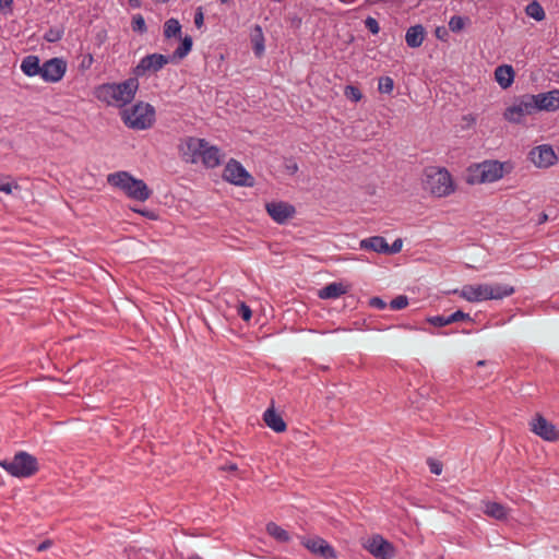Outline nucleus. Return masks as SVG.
Returning a JSON list of instances; mask_svg holds the SVG:
<instances>
[{
    "mask_svg": "<svg viewBox=\"0 0 559 559\" xmlns=\"http://www.w3.org/2000/svg\"><path fill=\"white\" fill-rule=\"evenodd\" d=\"M344 95L347 99L358 103L362 98L361 91L355 85H346L344 88Z\"/></svg>",
    "mask_w": 559,
    "mask_h": 559,
    "instance_id": "obj_33",
    "label": "nucleus"
},
{
    "mask_svg": "<svg viewBox=\"0 0 559 559\" xmlns=\"http://www.w3.org/2000/svg\"><path fill=\"white\" fill-rule=\"evenodd\" d=\"M535 111H557L559 109V90L531 94Z\"/></svg>",
    "mask_w": 559,
    "mask_h": 559,
    "instance_id": "obj_16",
    "label": "nucleus"
},
{
    "mask_svg": "<svg viewBox=\"0 0 559 559\" xmlns=\"http://www.w3.org/2000/svg\"><path fill=\"white\" fill-rule=\"evenodd\" d=\"M300 544L312 555L323 559H335L337 557L335 548L320 536H301Z\"/></svg>",
    "mask_w": 559,
    "mask_h": 559,
    "instance_id": "obj_11",
    "label": "nucleus"
},
{
    "mask_svg": "<svg viewBox=\"0 0 559 559\" xmlns=\"http://www.w3.org/2000/svg\"><path fill=\"white\" fill-rule=\"evenodd\" d=\"M369 306L378 310H383L386 308V302L381 297L376 296L369 299Z\"/></svg>",
    "mask_w": 559,
    "mask_h": 559,
    "instance_id": "obj_45",
    "label": "nucleus"
},
{
    "mask_svg": "<svg viewBox=\"0 0 559 559\" xmlns=\"http://www.w3.org/2000/svg\"><path fill=\"white\" fill-rule=\"evenodd\" d=\"M465 26V17L460 15H453L449 21V28L453 33H459Z\"/></svg>",
    "mask_w": 559,
    "mask_h": 559,
    "instance_id": "obj_34",
    "label": "nucleus"
},
{
    "mask_svg": "<svg viewBox=\"0 0 559 559\" xmlns=\"http://www.w3.org/2000/svg\"><path fill=\"white\" fill-rule=\"evenodd\" d=\"M525 13L537 22L545 20L546 13L542 4L534 0L530 2L525 8Z\"/></svg>",
    "mask_w": 559,
    "mask_h": 559,
    "instance_id": "obj_29",
    "label": "nucleus"
},
{
    "mask_svg": "<svg viewBox=\"0 0 559 559\" xmlns=\"http://www.w3.org/2000/svg\"><path fill=\"white\" fill-rule=\"evenodd\" d=\"M487 284L465 285L460 296L469 302H479L487 300Z\"/></svg>",
    "mask_w": 559,
    "mask_h": 559,
    "instance_id": "obj_17",
    "label": "nucleus"
},
{
    "mask_svg": "<svg viewBox=\"0 0 559 559\" xmlns=\"http://www.w3.org/2000/svg\"><path fill=\"white\" fill-rule=\"evenodd\" d=\"M169 62H171L169 56L157 52L151 53L141 58L139 63L132 69V74L139 79L144 76L147 72L156 73Z\"/></svg>",
    "mask_w": 559,
    "mask_h": 559,
    "instance_id": "obj_10",
    "label": "nucleus"
},
{
    "mask_svg": "<svg viewBox=\"0 0 559 559\" xmlns=\"http://www.w3.org/2000/svg\"><path fill=\"white\" fill-rule=\"evenodd\" d=\"M270 216L280 224V202L273 201L266 205Z\"/></svg>",
    "mask_w": 559,
    "mask_h": 559,
    "instance_id": "obj_38",
    "label": "nucleus"
},
{
    "mask_svg": "<svg viewBox=\"0 0 559 559\" xmlns=\"http://www.w3.org/2000/svg\"><path fill=\"white\" fill-rule=\"evenodd\" d=\"M289 540V533L282 528V543Z\"/></svg>",
    "mask_w": 559,
    "mask_h": 559,
    "instance_id": "obj_55",
    "label": "nucleus"
},
{
    "mask_svg": "<svg viewBox=\"0 0 559 559\" xmlns=\"http://www.w3.org/2000/svg\"><path fill=\"white\" fill-rule=\"evenodd\" d=\"M0 466L11 476L17 478H27L38 471L37 459L25 452L20 451L12 459L0 460Z\"/></svg>",
    "mask_w": 559,
    "mask_h": 559,
    "instance_id": "obj_6",
    "label": "nucleus"
},
{
    "mask_svg": "<svg viewBox=\"0 0 559 559\" xmlns=\"http://www.w3.org/2000/svg\"><path fill=\"white\" fill-rule=\"evenodd\" d=\"M93 61H94L93 56L91 53H87L83 57V60H82L80 67L82 69H88L92 66Z\"/></svg>",
    "mask_w": 559,
    "mask_h": 559,
    "instance_id": "obj_50",
    "label": "nucleus"
},
{
    "mask_svg": "<svg viewBox=\"0 0 559 559\" xmlns=\"http://www.w3.org/2000/svg\"><path fill=\"white\" fill-rule=\"evenodd\" d=\"M506 163L499 160H484L472 164L466 170V182L468 185H480L495 182L503 177Z\"/></svg>",
    "mask_w": 559,
    "mask_h": 559,
    "instance_id": "obj_4",
    "label": "nucleus"
},
{
    "mask_svg": "<svg viewBox=\"0 0 559 559\" xmlns=\"http://www.w3.org/2000/svg\"><path fill=\"white\" fill-rule=\"evenodd\" d=\"M163 34H164V37L166 39H170V38L178 39V38H181V36H182V26H181L180 22L177 19H175V17L168 19L164 23Z\"/></svg>",
    "mask_w": 559,
    "mask_h": 559,
    "instance_id": "obj_27",
    "label": "nucleus"
},
{
    "mask_svg": "<svg viewBox=\"0 0 559 559\" xmlns=\"http://www.w3.org/2000/svg\"><path fill=\"white\" fill-rule=\"evenodd\" d=\"M428 463H429L430 472L432 474H435V475H440L441 474L442 465L439 462L429 460Z\"/></svg>",
    "mask_w": 559,
    "mask_h": 559,
    "instance_id": "obj_49",
    "label": "nucleus"
},
{
    "mask_svg": "<svg viewBox=\"0 0 559 559\" xmlns=\"http://www.w3.org/2000/svg\"><path fill=\"white\" fill-rule=\"evenodd\" d=\"M487 300H500L514 294L515 289L509 284H487Z\"/></svg>",
    "mask_w": 559,
    "mask_h": 559,
    "instance_id": "obj_20",
    "label": "nucleus"
},
{
    "mask_svg": "<svg viewBox=\"0 0 559 559\" xmlns=\"http://www.w3.org/2000/svg\"><path fill=\"white\" fill-rule=\"evenodd\" d=\"M131 28L133 32L139 33L141 35L146 33L147 26L144 17L141 14H135L132 16Z\"/></svg>",
    "mask_w": 559,
    "mask_h": 559,
    "instance_id": "obj_32",
    "label": "nucleus"
},
{
    "mask_svg": "<svg viewBox=\"0 0 559 559\" xmlns=\"http://www.w3.org/2000/svg\"><path fill=\"white\" fill-rule=\"evenodd\" d=\"M254 53L257 56H261L262 51L264 50V46H263V43H255L254 45Z\"/></svg>",
    "mask_w": 559,
    "mask_h": 559,
    "instance_id": "obj_52",
    "label": "nucleus"
},
{
    "mask_svg": "<svg viewBox=\"0 0 559 559\" xmlns=\"http://www.w3.org/2000/svg\"><path fill=\"white\" fill-rule=\"evenodd\" d=\"M547 219H548L547 214L542 213V214L539 215L538 223H539V224H543V223H545Z\"/></svg>",
    "mask_w": 559,
    "mask_h": 559,
    "instance_id": "obj_56",
    "label": "nucleus"
},
{
    "mask_svg": "<svg viewBox=\"0 0 559 559\" xmlns=\"http://www.w3.org/2000/svg\"><path fill=\"white\" fill-rule=\"evenodd\" d=\"M447 320H448V324L463 321V320L473 321L471 316L462 310H456L453 313L447 316Z\"/></svg>",
    "mask_w": 559,
    "mask_h": 559,
    "instance_id": "obj_36",
    "label": "nucleus"
},
{
    "mask_svg": "<svg viewBox=\"0 0 559 559\" xmlns=\"http://www.w3.org/2000/svg\"><path fill=\"white\" fill-rule=\"evenodd\" d=\"M531 430L545 441L556 442L559 440V430L549 423L543 415L537 414L531 421Z\"/></svg>",
    "mask_w": 559,
    "mask_h": 559,
    "instance_id": "obj_14",
    "label": "nucleus"
},
{
    "mask_svg": "<svg viewBox=\"0 0 559 559\" xmlns=\"http://www.w3.org/2000/svg\"><path fill=\"white\" fill-rule=\"evenodd\" d=\"M426 36L425 27L421 24L411 26L405 34V41L409 48H418L423 45Z\"/></svg>",
    "mask_w": 559,
    "mask_h": 559,
    "instance_id": "obj_21",
    "label": "nucleus"
},
{
    "mask_svg": "<svg viewBox=\"0 0 559 559\" xmlns=\"http://www.w3.org/2000/svg\"><path fill=\"white\" fill-rule=\"evenodd\" d=\"M52 545V542L50 539H45L44 542H41L38 546H37V551H45L47 550L48 548H50Z\"/></svg>",
    "mask_w": 559,
    "mask_h": 559,
    "instance_id": "obj_51",
    "label": "nucleus"
},
{
    "mask_svg": "<svg viewBox=\"0 0 559 559\" xmlns=\"http://www.w3.org/2000/svg\"><path fill=\"white\" fill-rule=\"evenodd\" d=\"M427 322L437 328H442V326L449 325L447 316H441V314L428 317Z\"/></svg>",
    "mask_w": 559,
    "mask_h": 559,
    "instance_id": "obj_39",
    "label": "nucleus"
},
{
    "mask_svg": "<svg viewBox=\"0 0 559 559\" xmlns=\"http://www.w3.org/2000/svg\"><path fill=\"white\" fill-rule=\"evenodd\" d=\"M285 170L289 174V175H295L297 171H298V165L297 163L294 160V159H286L285 160Z\"/></svg>",
    "mask_w": 559,
    "mask_h": 559,
    "instance_id": "obj_48",
    "label": "nucleus"
},
{
    "mask_svg": "<svg viewBox=\"0 0 559 559\" xmlns=\"http://www.w3.org/2000/svg\"><path fill=\"white\" fill-rule=\"evenodd\" d=\"M530 159L534 163L538 168H548L555 165L558 160V157L550 145L543 144L534 147L530 154Z\"/></svg>",
    "mask_w": 559,
    "mask_h": 559,
    "instance_id": "obj_15",
    "label": "nucleus"
},
{
    "mask_svg": "<svg viewBox=\"0 0 559 559\" xmlns=\"http://www.w3.org/2000/svg\"><path fill=\"white\" fill-rule=\"evenodd\" d=\"M440 31H441L440 28H437V31H436V35H437V37H438V38H441V33H440Z\"/></svg>",
    "mask_w": 559,
    "mask_h": 559,
    "instance_id": "obj_59",
    "label": "nucleus"
},
{
    "mask_svg": "<svg viewBox=\"0 0 559 559\" xmlns=\"http://www.w3.org/2000/svg\"><path fill=\"white\" fill-rule=\"evenodd\" d=\"M200 159L206 168H215L221 165V150L207 142V145L201 148Z\"/></svg>",
    "mask_w": 559,
    "mask_h": 559,
    "instance_id": "obj_19",
    "label": "nucleus"
},
{
    "mask_svg": "<svg viewBox=\"0 0 559 559\" xmlns=\"http://www.w3.org/2000/svg\"><path fill=\"white\" fill-rule=\"evenodd\" d=\"M360 249L373 251L377 253H385L388 242L382 236H372L360 241Z\"/></svg>",
    "mask_w": 559,
    "mask_h": 559,
    "instance_id": "obj_23",
    "label": "nucleus"
},
{
    "mask_svg": "<svg viewBox=\"0 0 559 559\" xmlns=\"http://www.w3.org/2000/svg\"><path fill=\"white\" fill-rule=\"evenodd\" d=\"M485 365H486V361H485V360H479V361L477 362V366H478V367H483V366H485Z\"/></svg>",
    "mask_w": 559,
    "mask_h": 559,
    "instance_id": "obj_58",
    "label": "nucleus"
},
{
    "mask_svg": "<svg viewBox=\"0 0 559 559\" xmlns=\"http://www.w3.org/2000/svg\"><path fill=\"white\" fill-rule=\"evenodd\" d=\"M287 22L289 24L288 27L293 31V34L297 35L298 31L301 27L302 19L297 15H294V16L287 17Z\"/></svg>",
    "mask_w": 559,
    "mask_h": 559,
    "instance_id": "obj_40",
    "label": "nucleus"
},
{
    "mask_svg": "<svg viewBox=\"0 0 559 559\" xmlns=\"http://www.w3.org/2000/svg\"><path fill=\"white\" fill-rule=\"evenodd\" d=\"M394 88V81L391 76L384 75L379 79L378 91L381 94H391Z\"/></svg>",
    "mask_w": 559,
    "mask_h": 559,
    "instance_id": "obj_31",
    "label": "nucleus"
},
{
    "mask_svg": "<svg viewBox=\"0 0 559 559\" xmlns=\"http://www.w3.org/2000/svg\"><path fill=\"white\" fill-rule=\"evenodd\" d=\"M408 306V298L405 295H400L391 300L390 307L392 310H401Z\"/></svg>",
    "mask_w": 559,
    "mask_h": 559,
    "instance_id": "obj_37",
    "label": "nucleus"
},
{
    "mask_svg": "<svg viewBox=\"0 0 559 559\" xmlns=\"http://www.w3.org/2000/svg\"><path fill=\"white\" fill-rule=\"evenodd\" d=\"M12 190H13V185L9 180V177H4V176L0 175V191L4 192L7 194H10V193H12Z\"/></svg>",
    "mask_w": 559,
    "mask_h": 559,
    "instance_id": "obj_43",
    "label": "nucleus"
},
{
    "mask_svg": "<svg viewBox=\"0 0 559 559\" xmlns=\"http://www.w3.org/2000/svg\"><path fill=\"white\" fill-rule=\"evenodd\" d=\"M347 293L346 286L342 283H330L318 292V297L321 299H335Z\"/></svg>",
    "mask_w": 559,
    "mask_h": 559,
    "instance_id": "obj_24",
    "label": "nucleus"
},
{
    "mask_svg": "<svg viewBox=\"0 0 559 559\" xmlns=\"http://www.w3.org/2000/svg\"><path fill=\"white\" fill-rule=\"evenodd\" d=\"M266 531L272 537H274L276 540H280V525L271 522L266 525Z\"/></svg>",
    "mask_w": 559,
    "mask_h": 559,
    "instance_id": "obj_47",
    "label": "nucleus"
},
{
    "mask_svg": "<svg viewBox=\"0 0 559 559\" xmlns=\"http://www.w3.org/2000/svg\"><path fill=\"white\" fill-rule=\"evenodd\" d=\"M223 179L227 182L239 186V187H253L254 178L253 176L243 167V165L236 160L235 158H230L224 167Z\"/></svg>",
    "mask_w": 559,
    "mask_h": 559,
    "instance_id": "obj_8",
    "label": "nucleus"
},
{
    "mask_svg": "<svg viewBox=\"0 0 559 559\" xmlns=\"http://www.w3.org/2000/svg\"><path fill=\"white\" fill-rule=\"evenodd\" d=\"M139 81L133 75L119 83H103L94 88L97 100L107 106L124 107L132 103L139 90Z\"/></svg>",
    "mask_w": 559,
    "mask_h": 559,
    "instance_id": "obj_1",
    "label": "nucleus"
},
{
    "mask_svg": "<svg viewBox=\"0 0 559 559\" xmlns=\"http://www.w3.org/2000/svg\"><path fill=\"white\" fill-rule=\"evenodd\" d=\"M262 417L267 427L280 433V413L275 409L274 400H272L271 405L265 409Z\"/></svg>",
    "mask_w": 559,
    "mask_h": 559,
    "instance_id": "obj_26",
    "label": "nucleus"
},
{
    "mask_svg": "<svg viewBox=\"0 0 559 559\" xmlns=\"http://www.w3.org/2000/svg\"><path fill=\"white\" fill-rule=\"evenodd\" d=\"M64 31L61 27H50L45 32L43 38L47 43H57L63 37Z\"/></svg>",
    "mask_w": 559,
    "mask_h": 559,
    "instance_id": "obj_30",
    "label": "nucleus"
},
{
    "mask_svg": "<svg viewBox=\"0 0 559 559\" xmlns=\"http://www.w3.org/2000/svg\"><path fill=\"white\" fill-rule=\"evenodd\" d=\"M180 40L179 46L175 49L171 56V61L181 60L187 57L192 50L193 39L191 36L186 35L185 37L178 38Z\"/></svg>",
    "mask_w": 559,
    "mask_h": 559,
    "instance_id": "obj_25",
    "label": "nucleus"
},
{
    "mask_svg": "<svg viewBox=\"0 0 559 559\" xmlns=\"http://www.w3.org/2000/svg\"><path fill=\"white\" fill-rule=\"evenodd\" d=\"M237 314L243 321L249 322L252 318V310L246 302L241 301L237 306Z\"/></svg>",
    "mask_w": 559,
    "mask_h": 559,
    "instance_id": "obj_35",
    "label": "nucleus"
},
{
    "mask_svg": "<svg viewBox=\"0 0 559 559\" xmlns=\"http://www.w3.org/2000/svg\"><path fill=\"white\" fill-rule=\"evenodd\" d=\"M484 512L490 518L496 520H504L508 516L507 508L496 501H487L485 502Z\"/></svg>",
    "mask_w": 559,
    "mask_h": 559,
    "instance_id": "obj_28",
    "label": "nucleus"
},
{
    "mask_svg": "<svg viewBox=\"0 0 559 559\" xmlns=\"http://www.w3.org/2000/svg\"><path fill=\"white\" fill-rule=\"evenodd\" d=\"M222 3H226L228 2L229 0H219Z\"/></svg>",
    "mask_w": 559,
    "mask_h": 559,
    "instance_id": "obj_61",
    "label": "nucleus"
},
{
    "mask_svg": "<svg viewBox=\"0 0 559 559\" xmlns=\"http://www.w3.org/2000/svg\"><path fill=\"white\" fill-rule=\"evenodd\" d=\"M535 112L531 94H524L515 97L513 104L504 109L503 118L510 123L524 124L526 116Z\"/></svg>",
    "mask_w": 559,
    "mask_h": 559,
    "instance_id": "obj_7",
    "label": "nucleus"
},
{
    "mask_svg": "<svg viewBox=\"0 0 559 559\" xmlns=\"http://www.w3.org/2000/svg\"><path fill=\"white\" fill-rule=\"evenodd\" d=\"M287 428L286 423L282 419V432H284Z\"/></svg>",
    "mask_w": 559,
    "mask_h": 559,
    "instance_id": "obj_57",
    "label": "nucleus"
},
{
    "mask_svg": "<svg viewBox=\"0 0 559 559\" xmlns=\"http://www.w3.org/2000/svg\"><path fill=\"white\" fill-rule=\"evenodd\" d=\"M41 69L43 64L40 66V59L38 56L29 55L22 60L21 70L26 76H40Z\"/></svg>",
    "mask_w": 559,
    "mask_h": 559,
    "instance_id": "obj_22",
    "label": "nucleus"
},
{
    "mask_svg": "<svg viewBox=\"0 0 559 559\" xmlns=\"http://www.w3.org/2000/svg\"><path fill=\"white\" fill-rule=\"evenodd\" d=\"M123 123L132 130H147L156 119V111L153 105L138 102L121 112Z\"/></svg>",
    "mask_w": 559,
    "mask_h": 559,
    "instance_id": "obj_3",
    "label": "nucleus"
},
{
    "mask_svg": "<svg viewBox=\"0 0 559 559\" xmlns=\"http://www.w3.org/2000/svg\"><path fill=\"white\" fill-rule=\"evenodd\" d=\"M362 546L376 559H393L395 557L394 545L380 534L371 535Z\"/></svg>",
    "mask_w": 559,
    "mask_h": 559,
    "instance_id": "obj_9",
    "label": "nucleus"
},
{
    "mask_svg": "<svg viewBox=\"0 0 559 559\" xmlns=\"http://www.w3.org/2000/svg\"><path fill=\"white\" fill-rule=\"evenodd\" d=\"M402 246H403L402 240L400 238L395 239L392 245L388 243L389 250H385V254H394V253L400 252L402 250Z\"/></svg>",
    "mask_w": 559,
    "mask_h": 559,
    "instance_id": "obj_46",
    "label": "nucleus"
},
{
    "mask_svg": "<svg viewBox=\"0 0 559 559\" xmlns=\"http://www.w3.org/2000/svg\"><path fill=\"white\" fill-rule=\"evenodd\" d=\"M189 559H202V558L200 556H198V555H193Z\"/></svg>",
    "mask_w": 559,
    "mask_h": 559,
    "instance_id": "obj_60",
    "label": "nucleus"
},
{
    "mask_svg": "<svg viewBox=\"0 0 559 559\" xmlns=\"http://www.w3.org/2000/svg\"><path fill=\"white\" fill-rule=\"evenodd\" d=\"M128 2L132 9H138L142 5V0H128Z\"/></svg>",
    "mask_w": 559,
    "mask_h": 559,
    "instance_id": "obj_53",
    "label": "nucleus"
},
{
    "mask_svg": "<svg viewBox=\"0 0 559 559\" xmlns=\"http://www.w3.org/2000/svg\"><path fill=\"white\" fill-rule=\"evenodd\" d=\"M194 25L197 28H201L204 24V13H203V8L202 7H198L195 12H194Z\"/></svg>",
    "mask_w": 559,
    "mask_h": 559,
    "instance_id": "obj_44",
    "label": "nucleus"
},
{
    "mask_svg": "<svg viewBox=\"0 0 559 559\" xmlns=\"http://www.w3.org/2000/svg\"><path fill=\"white\" fill-rule=\"evenodd\" d=\"M207 145L205 139L187 136L178 145V152L186 163L195 164L200 159L201 148Z\"/></svg>",
    "mask_w": 559,
    "mask_h": 559,
    "instance_id": "obj_12",
    "label": "nucleus"
},
{
    "mask_svg": "<svg viewBox=\"0 0 559 559\" xmlns=\"http://www.w3.org/2000/svg\"><path fill=\"white\" fill-rule=\"evenodd\" d=\"M424 188L433 197L443 198L455 191V183L447 168H429L425 173Z\"/></svg>",
    "mask_w": 559,
    "mask_h": 559,
    "instance_id": "obj_5",
    "label": "nucleus"
},
{
    "mask_svg": "<svg viewBox=\"0 0 559 559\" xmlns=\"http://www.w3.org/2000/svg\"><path fill=\"white\" fill-rule=\"evenodd\" d=\"M107 182L111 187L121 190L128 198L136 201L144 202L152 194V191L142 179H138L124 170L109 174Z\"/></svg>",
    "mask_w": 559,
    "mask_h": 559,
    "instance_id": "obj_2",
    "label": "nucleus"
},
{
    "mask_svg": "<svg viewBox=\"0 0 559 559\" xmlns=\"http://www.w3.org/2000/svg\"><path fill=\"white\" fill-rule=\"evenodd\" d=\"M13 3V0H0V8H10Z\"/></svg>",
    "mask_w": 559,
    "mask_h": 559,
    "instance_id": "obj_54",
    "label": "nucleus"
},
{
    "mask_svg": "<svg viewBox=\"0 0 559 559\" xmlns=\"http://www.w3.org/2000/svg\"><path fill=\"white\" fill-rule=\"evenodd\" d=\"M294 214H295L294 205L286 203V202H282V224H284V222L286 219L293 217Z\"/></svg>",
    "mask_w": 559,
    "mask_h": 559,
    "instance_id": "obj_42",
    "label": "nucleus"
},
{
    "mask_svg": "<svg viewBox=\"0 0 559 559\" xmlns=\"http://www.w3.org/2000/svg\"><path fill=\"white\" fill-rule=\"evenodd\" d=\"M365 26L366 28L373 35H377L379 32H380V26H379V23L378 21L372 17V16H368L366 17L365 20Z\"/></svg>",
    "mask_w": 559,
    "mask_h": 559,
    "instance_id": "obj_41",
    "label": "nucleus"
},
{
    "mask_svg": "<svg viewBox=\"0 0 559 559\" xmlns=\"http://www.w3.org/2000/svg\"><path fill=\"white\" fill-rule=\"evenodd\" d=\"M67 71V62L62 58H51L43 63L40 78L45 82L57 83L62 80Z\"/></svg>",
    "mask_w": 559,
    "mask_h": 559,
    "instance_id": "obj_13",
    "label": "nucleus"
},
{
    "mask_svg": "<svg viewBox=\"0 0 559 559\" xmlns=\"http://www.w3.org/2000/svg\"><path fill=\"white\" fill-rule=\"evenodd\" d=\"M515 78V71L511 64H501L495 69V80L502 90L509 88Z\"/></svg>",
    "mask_w": 559,
    "mask_h": 559,
    "instance_id": "obj_18",
    "label": "nucleus"
}]
</instances>
